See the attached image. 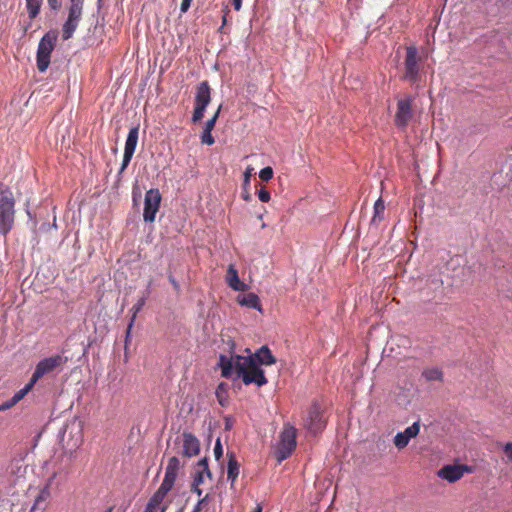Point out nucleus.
I'll return each instance as SVG.
<instances>
[{
	"instance_id": "bf43d9fd",
	"label": "nucleus",
	"mask_w": 512,
	"mask_h": 512,
	"mask_svg": "<svg viewBox=\"0 0 512 512\" xmlns=\"http://www.w3.org/2000/svg\"><path fill=\"white\" fill-rule=\"evenodd\" d=\"M508 3L512 4V0H506Z\"/></svg>"
},
{
	"instance_id": "7ed1b4c3",
	"label": "nucleus",
	"mask_w": 512,
	"mask_h": 512,
	"mask_svg": "<svg viewBox=\"0 0 512 512\" xmlns=\"http://www.w3.org/2000/svg\"><path fill=\"white\" fill-rule=\"evenodd\" d=\"M57 39L58 33L54 30L48 31L40 39L36 54V64L39 72L43 73L48 69L51 53L54 50Z\"/></svg>"
},
{
	"instance_id": "1a4fd4ad",
	"label": "nucleus",
	"mask_w": 512,
	"mask_h": 512,
	"mask_svg": "<svg viewBox=\"0 0 512 512\" xmlns=\"http://www.w3.org/2000/svg\"><path fill=\"white\" fill-rule=\"evenodd\" d=\"M418 60V49L415 46H408L404 61L405 73L403 79L411 84H416L420 78Z\"/></svg>"
},
{
	"instance_id": "7c9ffc66",
	"label": "nucleus",
	"mask_w": 512,
	"mask_h": 512,
	"mask_svg": "<svg viewBox=\"0 0 512 512\" xmlns=\"http://www.w3.org/2000/svg\"><path fill=\"white\" fill-rule=\"evenodd\" d=\"M197 470H200V471H203L205 472L206 476L208 478H211L212 477V473L209 469V465H208V458L207 457H204L202 459H200L198 462H197Z\"/></svg>"
},
{
	"instance_id": "37998d69",
	"label": "nucleus",
	"mask_w": 512,
	"mask_h": 512,
	"mask_svg": "<svg viewBox=\"0 0 512 512\" xmlns=\"http://www.w3.org/2000/svg\"><path fill=\"white\" fill-rule=\"evenodd\" d=\"M191 3H192V0H182L181 6H180L181 13H186L190 8Z\"/></svg>"
},
{
	"instance_id": "49530a36",
	"label": "nucleus",
	"mask_w": 512,
	"mask_h": 512,
	"mask_svg": "<svg viewBox=\"0 0 512 512\" xmlns=\"http://www.w3.org/2000/svg\"><path fill=\"white\" fill-rule=\"evenodd\" d=\"M232 3H233V6H234V9L236 11H239L242 7V0H232Z\"/></svg>"
},
{
	"instance_id": "a19ab883",
	"label": "nucleus",
	"mask_w": 512,
	"mask_h": 512,
	"mask_svg": "<svg viewBox=\"0 0 512 512\" xmlns=\"http://www.w3.org/2000/svg\"><path fill=\"white\" fill-rule=\"evenodd\" d=\"M16 404L13 402L12 403V399H9L5 402H3L1 405H0V412L2 411H6L10 408H12L13 406H15Z\"/></svg>"
},
{
	"instance_id": "9d476101",
	"label": "nucleus",
	"mask_w": 512,
	"mask_h": 512,
	"mask_svg": "<svg viewBox=\"0 0 512 512\" xmlns=\"http://www.w3.org/2000/svg\"><path fill=\"white\" fill-rule=\"evenodd\" d=\"M67 360V357L61 355H54L40 360L35 367L31 379L36 383L44 375L51 373L56 368L64 365Z\"/></svg>"
},
{
	"instance_id": "bb28decb",
	"label": "nucleus",
	"mask_w": 512,
	"mask_h": 512,
	"mask_svg": "<svg viewBox=\"0 0 512 512\" xmlns=\"http://www.w3.org/2000/svg\"><path fill=\"white\" fill-rule=\"evenodd\" d=\"M179 468H180V461L176 456H173L168 460V464L166 466L165 473L174 475L177 477Z\"/></svg>"
},
{
	"instance_id": "c03bdc74",
	"label": "nucleus",
	"mask_w": 512,
	"mask_h": 512,
	"mask_svg": "<svg viewBox=\"0 0 512 512\" xmlns=\"http://www.w3.org/2000/svg\"><path fill=\"white\" fill-rule=\"evenodd\" d=\"M48 5L52 10H58L61 8V1L60 0H47Z\"/></svg>"
},
{
	"instance_id": "f257e3e1",
	"label": "nucleus",
	"mask_w": 512,
	"mask_h": 512,
	"mask_svg": "<svg viewBox=\"0 0 512 512\" xmlns=\"http://www.w3.org/2000/svg\"><path fill=\"white\" fill-rule=\"evenodd\" d=\"M218 367L221 369V376L232 378L235 373V379H242L245 385L255 384L262 387L268 383L264 370L261 366L255 364L251 357L242 355L226 356L219 355Z\"/></svg>"
},
{
	"instance_id": "20e7f679",
	"label": "nucleus",
	"mask_w": 512,
	"mask_h": 512,
	"mask_svg": "<svg viewBox=\"0 0 512 512\" xmlns=\"http://www.w3.org/2000/svg\"><path fill=\"white\" fill-rule=\"evenodd\" d=\"M415 97L408 94L397 100V110L394 117L395 126L405 131L409 123L412 121L415 111L413 108Z\"/></svg>"
},
{
	"instance_id": "f3484780",
	"label": "nucleus",
	"mask_w": 512,
	"mask_h": 512,
	"mask_svg": "<svg viewBox=\"0 0 512 512\" xmlns=\"http://www.w3.org/2000/svg\"><path fill=\"white\" fill-rule=\"evenodd\" d=\"M221 105L218 107L217 111L215 112V114L213 115V117L211 119H209L206 123H205V126L203 128V132L201 134V143L202 144H206L208 146H211L215 143V139L214 137L212 136V130L214 129L215 127V124H216V121L219 117V114H220V111H221Z\"/></svg>"
},
{
	"instance_id": "8fccbe9b",
	"label": "nucleus",
	"mask_w": 512,
	"mask_h": 512,
	"mask_svg": "<svg viewBox=\"0 0 512 512\" xmlns=\"http://www.w3.org/2000/svg\"><path fill=\"white\" fill-rule=\"evenodd\" d=\"M51 228V225L49 223H43L40 227V230L47 231Z\"/></svg>"
},
{
	"instance_id": "6ab92c4d",
	"label": "nucleus",
	"mask_w": 512,
	"mask_h": 512,
	"mask_svg": "<svg viewBox=\"0 0 512 512\" xmlns=\"http://www.w3.org/2000/svg\"><path fill=\"white\" fill-rule=\"evenodd\" d=\"M227 282L228 285L235 291H246L248 286L244 282L240 281L238 271L233 265H230L227 270Z\"/></svg>"
},
{
	"instance_id": "e433bc0d",
	"label": "nucleus",
	"mask_w": 512,
	"mask_h": 512,
	"mask_svg": "<svg viewBox=\"0 0 512 512\" xmlns=\"http://www.w3.org/2000/svg\"><path fill=\"white\" fill-rule=\"evenodd\" d=\"M214 455H215V459L217 461L220 460V458L223 455V447H222L220 438H217V440H216V443L214 446Z\"/></svg>"
},
{
	"instance_id": "a211bd4d",
	"label": "nucleus",
	"mask_w": 512,
	"mask_h": 512,
	"mask_svg": "<svg viewBox=\"0 0 512 512\" xmlns=\"http://www.w3.org/2000/svg\"><path fill=\"white\" fill-rule=\"evenodd\" d=\"M228 463H227V479L231 483V487L234 486L237 477L239 476L240 472V465L236 459L234 452H228Z\"/></svg>"
},
{
	"instance_id": "6e6d98bb",
	"label": "nucleus",
	"mask_w": 512,
	"mask_h": 512,
	"mask_svg": "<svg viewBox=\"0 0 512 512\" xmlns=\"http://www.w3.org/2000/svg\"><path fill=\"white\" fill-rule=\"evenodd\" d=\"M113 511V507H109L105 512H112Z\"/></svg>"
},
{
	"instance_id": "603ef678",
	"label": "nucleus",
	"mask_w": 512,
	"mask_h": 512,
	"mask_svg": "<svg viewBox=\"0 0 512 512\" xmlns=\"http://www.w3.org/2000/svg\"><path fill=\"white\" fill-rule=\"evenodd\" d=\"M105 1H106V0H97L98 8H101V6L103 5V3H104Z\"/></svg>"
},
{
	"instance_id": "72a5a7b5",
	"label": "nucleus",
	"mask_w": 512,
	"mask_h": 512,
	"mask_svg": "<svg viewBox=\"0 0 512 512\" xmlns=\"http://www.w3.org/2000/svg\"><path fill=\"white\" fill-rule=\"evenodd\" d=\"M273 169L270 166L264 167L259 172V177L263 181H269L273 178Z\"/></svg>"
},
{
	"instance_id": "ea45409f",
	"label": "nucleus",
	"mask_w": 512,
	"mask_h": 512,
	"mask_svg": "<svg viewBox=\"0 0 512 512\" xmlns=\"http://www.w3.org/2000/svg\"><path fill=\"white\" fill-rule=\"evenodd\" d=\"M168 279L170 281V283L172 284L173 288L175 289V291L177 293H180L181 291V288H180V284L179 282L174 278V276L172 274H169L168 275Z\"/></svg>"
},
{
	"instance_id": "ddd939ff",
	"label": "nucleus",
	"mask_w": 512,
	"mask_h": 512,
	"mask_svg": "<svg viewBox=\"0 0 512 512\" xmlns=\"http://www.w3.org/2000/svg\"><path fill=\"white\" fill-rule=\"evenodd\" d=\"M465 472H471V467L465 464L445 465L437 471V476L441 479L454 483L461 479Z\"/></svg>"
},
{
	"instance_id": "a18cd8bd",
	"label": "nucleus",
	"mask_w": 512,
	"mask_h": 512,
	"mask_svg": "<svg viewBox=\"0 0 512 512\" xmlns=\"http://www.w3.org/2000/svg\"><path fill=\"white\" fill-rule=\"evenodd\" d=\"M158 506L154 505L153 503L149 502L147 503L145 509H144V512H156V508Z\"/></svg>"
},
{
	"instance_id": "de8ad7c7",
	"label": "nucleus",
	"mask_w": 512,
	"mask_h": 512,
	"mask_svg": "<svg viewBox=\"0 0 512 512\" xmlns=\"http://www.w3.org/2000/svg\"><path fill=\"white\" fill-rule=\"evenodd\" d=\"M191 491L196 493L198 496H201L203 493L202 489L199 488V486H194V484H192Z\"/></svg>"
},
{
	"instance_id": "4d7b16f0",
	"label": "nucleus",
	"mask_w": 512,
	"mask_h": 512,
	"mask_svg": "<svg viewBox=\"0 0 512 512\" xmlns=\"http://www.w3.org/2000/svg\"><path fill=\"white\" fill-rule=\"evenodd\" d=\"M53 222H56V219H53ZM51 227H54V228H55V227H56V224H55V223H53V225H52Z\"/></svg>"
},
{
	"instance_id": "393cba45",
	"label": "nucleus",
	"mask_w": 512,
	"mask_h": 512,
	"mask_svg": "<svg viewBox=\"0 0 512 512\" xmlns=\"http://www.w3.org/2000/svg\"><path fill=\"white\" fill-rule=\"evenodd\" d=\"M227 389H228V385L224 382H221L217 386L216 392H215L218 403L223 407L228 404Z\"/></svg>"
},
{
	"instance_id": "b1692460",
	"label": "nucleus",
	"mask_w": 512,
	"mask_h": 512,
	"mask_svg": "<svg viewBox=\"0 0 512 512\" xmlns=\"http://www.w3.org/2000/svg\"><path fill=\"white\" fill-rule=\"evenodd\" d=\"M43 0H26V7L30 19H34L38 16Z\"/></svg>"
},
{
	"instance_id": "dca6fc26",
	"label": "nucleus",
	"mask_w": 512,
	"mask_h": 512,
	"mask_svg": "<svg viewBox=\"0 0 512 512\" xmlns=\"http://www.w3.org/2000/svg\"><path fill=\"white\" fill-rule=\"evenodd\" d=\"M251 357L255 364L261 365H272L276 363V358L272 354L271 350L267 345L261 346L255 353L248 355Z\"/></svg>"
},
{
	"instance_id": "3c124183",
	"label": "nucleus",
	"mask_w": 512,
	"mask_h": 512,
	"mask_svg": "<svg viewBox=\"0 0 512 512\" xmlns=\"http://www.w3.org/2000/svg\"><path fill=\"white\" fill-rule=\"evenodd\" d=\"M157 509H158V512H166L167 506L166 505L161 506V504H160L159 507L156 508V510Z\"/></svg>"
},
{
	"instance_id": "58836bf2",
	"label": "nucleus",
	"mask_w": 512,
	"mask_h": 512,
	"mask_svg": "<svg viewBox=\"0 0 512 512\" xmlns=\"http://www.w3.org/2000/svg\"><path fill=\"white\" fill-rule=\"evenodd\" d=\"M235 423V419L231 415H227L224 417V429L226 431H229L233 428V425Z\"/></svg>"
},
{
	"instance_id": "c9c22d12",
	"label": "nucleus",
	"mask_w": 512,
	"mask_h": 512,
	"mask_svg": "<svg viewBox=\"0 0 512 512\" xmlns=\"http://www.w3.org/2000/svg\"><path fill=\"white\" fill-rule=\"evenodd\" d=\"M258 198L261 202H264V203L269 202V200L271 198L270 192L265 187H262L258 191Z\"/></svg>"
},
{
	"instance_id": "f8f14e48",
	"label": "nucleus",
	"mask_w": 512,
	"mask_h": 512,
	"mask_svg": "<svg viewBox=\"0 0 512 512\" xmlns=\"http://www.w3.org/2000/svg\"><path fill=\"white\" fill-rule=\"evenodd\" d=\"M326 426V421L323 416L321 406L314 402L309 411H308V419H307V428L313 433L317 434L321 432Z\"/></svg>"
},
{
	"instance_id": "4be33fe9",
	"label": "nucleus",
	"mask_w": 512,
	"mask_h": 512,
	"mask_svg": "<svg viewBox=\"0 0 512 512\" xmlns=\"http://www.w3.org/2000/svg\"><path fill=\"white\" fill-rule=\"evenodd\" d=\"M139 137V126L132 127L127 135L125 142L124 152H128L129 155H134Z\"/></svg>"
},
{
	"instance_id": "473e14b6",
	"label": "nucleus",
	"mask_w": 512,
	"mask_h": 512,
	"mask_svg": "<svg viewBox=\"0 0 512 512\" xmlns=\"http://www.w3.org/2000/svg\"><path fill=\"white\" fill-rule=\"evenodd\" d=\"M132 155H129L128 152H124V155H123V160H122V164H121V167L118 171V174H117V178H118V181H120V178L123 174V172L126 170V168L128 167L131 159H132Z\"/></svg>"
},
{
	"instance_id": "c85d7f7f",
	"label": "nucleus",
	"mask_w": 512,
	"mask_h": 512,
	"mask_svg": "<svg viewBox=\"0 0 512 512\" xmlns=\"http://www.w3.org/2000/svg\"><path fill=\"white\" fill-rule=\"evenodd\" d=\"M385 210L384 201L379 198L374 204V216L372 218V222L375 223L377 219H383V213Z\"/></svg>"
},
{
	"instance_id": "a878e982",
	"label": "nucleus",
	"mask_w": 512,
	"mask_h": 512,
	"mask_svg": "<svg viewBox=\"0 0 512 512\" xmlns=\"http://www.w3.org/2000/svg\"><path fill=\"white\" fill-rule=\"evenodd\" d=\"M35 384L36 383L33 382L32 379H30L29 382L22 389H20L13 395V397L11 398L12 403L14 402L15 404H17L19 401H21L29 393V391L33 388Z\"/></svg>"
},
{
	"instance_id": "cd10ccee",
	"label": "nucleus",
	"mask_w": 512,
	"mask_h": 512,
	"mask_svg": "<svg viewBox=\"0 0 512 512\" xmlns=\"http://www.w3.org/2000/svg\"><path fill=\"white\" fill-rule=\"evenodd\" d=\"M176 476L174 475H170V474H166L165 473V476H164V479L159 487V489H161L162 491H164V493H167L169 491H171V489L173 488L174 484H175V481H176Z\"/></svg>"
},
{
	"instance_id": "2eb2a0df",
	"label": "nucleus",
	"mask_w": 512,
	"mask_h": 512,
	"mask_svg": "<svg viewBox=\"0 0 512 512\" xmlns=\"http://www.w3.org/2000/svg\"><path fill=\"white\" fill-rule=\"evenodd\" d=\"M200 453V442L198 438L190 432L183 433V455L191 458Z\"/></svg>"
},
{
	"instance_id": "09e8293b",
	"label": "nucleus",
	"mask_w": 512,
	"mask_h": 512,
	"mask_svg": "<svg viewBox=\"0 0 512 512\" xmlns=\"http://www.w3.org/2000/svg\"><path fill=\"white\" fill-rule=\"evenodd\" d=\"M228 344H229L231 353H233L234 350H235V343H234V341L232 339H229L228 340Z\"/></svg>"
},
{
	"instance_id": "6e6552de",
	"label": "nucleus",
	"mask_w": 512,
	"mask_h": 512,
	"mask_svg": "<svg viewBox=\"0 0 512 512\" xmlns=\"http://www.w3.org/2000/svg\"><path fill=\"white\" fill-rule=\"evenodd\" d=\"M296 444V429L292 426L286 427L280 435V444L275 452L278 463L290 457Z\"/></svg>"
},
{
	"instance_id": "79ce46f5",
	"label": "nucleus",
	"mask_w": 512,
	"mask_h": 512,
	"mask_svg": "<svg viewBox=\"0 0 512 512\" xmlns=\"http://www.w3.org/2000/svg\"><path fill=\"white\" fill-rule=\"evenodd\" d=\"M503 450H504L506 456L508 457V459L510 461H512V442L506 443Z\"/></svg>"
},
{
	"instance_id": "f704fd0d",
	"label": "nucleus",
	"mask_w": 512,
	"mask_h": 512,
	"mask_svg": "<svg viewBox=\"0 0 512 512\" xmlns=\"http://www.w3.org/2000/svg\"><path fill=\"white\" fill-rule=\"evenodd\" d=\"M209 500H210V496L209 494H206L203 498H201L197 504L195 505V507L193 508V511L192 512H200L202 507L204 505H207L209 503Z\"/></svg>"
},
{
	"instance_id": "c756f323",
	"label": "nucleus",
	"mask_w": 512,
	"mask_h": 512,
	"mask_svg": "<svg viewBox=\"0 0 512 512\" xmlns=\"http://www.w3.org/2000/svg\"><path fill=\"white\" fill-rule=\"evenodd\" d=\"M250 176H251V173H250V170H247L245 173H244V181H243V192H242V198L249 202L251 200V194L249 193V186H250Z\"/></svg>"
},
{
	"instance_id": "5701e85b",
	"label": "nucleus",
	"mask_w": 512,
	"mask_h": 512,
	"mask_svg": "<svg viewBox=\"0 0 512 512\" xmlns=\"http://www.w3.org/2000/svg\"><path fill=\"white\" fill-rule=\"evenodd\" d=\"M422 377L426 381H443V372L440 368L434 367V368H426L422 372Z\"/></svg>"
},
{
	"instance_id": "39448f33",
	"label": "nucleus",
	"mask_w": 512,
	"mask_h": 512,
	"mask_svg": "<svg viewBox=\"0 0 512 512\" xmlns=\"http://www.w3.org/2000/svg\"><path fill=\"white\" fill-rule=\"evenodd\" d=\"M60 443L70 451L81 446L83 442V433L81 423L73 420L66 425L59 433Z\"/></svg>"
},
{
	"instance_id": "4c0bfd02",
	"label": "nucleus",
	"mask_w": 512,
	"mask_h": 512,
	"mask_svg": "<svg viewBox=\"0 0 512 512\" xmlns=\"http://www.w3.org/2000/svg\"><path fill=\"white\" fill-rule=\"evenodd\" d=\"M204 475H206L205 472L196 470L192 484H194V486L202 484L204 482Z\"/></svg>"
},
{
	"instance_id": "4468645a",
	"label": "nucleus",
	"mask_w": 512,
	"mask_h": 512,
	"mask_svg": "<svg viewBox=\"0 0 512 512\" xmlns=\"http://www.w3.org/2000/svg\"><path fill=\"white\" fill-rule=\"evenodd\" d=\"M420 431L419 421L414 422L411 426L407 427L403 432H398L394 437V444L398 449L405 448L409 441L416 437Z\"/></svg>"
},
{
	"instance_id": "423d86ee",
	"label": "nucleus",
	"mask_w": 512,
	"mask_h": 512,
	"mask_svg": "<svg viewBox=\"0 0 512 512\" xmlns=\"http://www.w3.org/2000/svg\"><path fill=\"white\" fill-rule=\"evenodd\" d=\"M84 0H70L68 18L63 24L62 38L70 39L76 31L82 17Z\"/></svg>"
},
{
	"instance_id": "864d4df0",
	"label": "nucleus",
	"mask_w": 512,
	"mask_h": 512,
	"mask_svg": "<svg viewBox=\"0 0 512 512\" xmlns=\"http://www.w3.org/2000/svg\"><path fill=\"white\" fill-rule=\"evenodd\" d=\"M226 24V14L223 16V23H222V26L220 28V30L223 28V26Z\"/></svg>"
},
{
	"instance_id": "5fc2aeb1",
	"label": "nucleus",
	"mask_w": 512,
	"mask_h": 512,
	"mask_svg": "<svg viewBox=\"0 0 512 512\" xmlns=\"http://www.w3.org/2000/svg\"><path fill=\"white\" fill-rule=\"evenodd\" d=\"M117 151H118V149H117L116 147H114V148L112 149V152H113L114 154H116V153H117Z\"/></svg>"
},
{
	"instance_id": "13d9d810",
	"label": "nucleus",
	"mask_w": 512,
	"mask_h": 512,
	"mask_svg": "<svg viewBox=\"0 0 512 512\" xmlns=\"http://www.w3.org/2000/svg\"><path fill=\"white\" fill-rule=\"evenodd\" d=\"M177 512H183V508H180Z\"/></svg>"
},
{
	"instance_id": "0eeeda50",
	"label": "nucleus",
	"mask_w": 512,
	"mask_h": 512,
	"mask_svg": "<svg viewBox=\"0 0 512 512\" xmlns=\"http://www.w3.org/2000/svg\"><path fill=\"white\" fill-rule=\"evenodd\" d=\"M211 101V89L207 81L201 82L197 86L195 95V107L192 115V122L198 123L203 117L207 106Z\"/></svg>"
},
{
	"instance_id": "2f4dec72",
	"label": "nucleus",
	"mask_w": 512,
	"mask_h": 512,
	"mask_svg": "<svg viewBox=\"0 0 512 512\" xmlns=\"http://www.w3.org/2000/svg\"><path fill=\"white\" fill-rule=\"evenodd\" d=\"M166 495L167 493H164V491L158 488V490L149 499V502L159 507Z\"/></svg>"
},
{
	"instance_id": "412c9836",
	"label": "nucleus",
	"mask_w": 512,
	"mask_h": 512,
	"mask_svg": "<svg viewBox=\"0 0 512 512\" xmlns=\"http://www.w3.org/2000/svg\"><path fill=\"white\" fill-rule=\"evenodd\" d=\"M149 294V291L147 292L146 295H144L143 297H141L137 303L132 307L131 311L133 312L132 313V316H131V319H130V322L128 324V327H127V330H126V337H125V347H127V343H128V340H129V337H130V334H131V330H132V327H133V324H134V321L136 319V316L137 314L142 310L143 306L145 305L146 303V300H147V295Z\"/></svg>"
},
{
	"instance_id": "aec40b11",
	"label": "nucleus",
	"mask_w": 512,
	"mask_h": 512,
	"mask_svg": "<svg viewBox=\"0 0 512 512\" xmlns=\"http://www.w3.org/2000/svg\"><path fill=\"white\" fill-rule=\"evenodd\" d=\"M237 301L241 306L256 309L257 311L262 312V306L260 303V299H259L258 295H256L253 292L239 295L237 298Z\"/></svg>"
},
{
	"instance_id": "9b49d317",
	"label": "nucleus",
	"mask_w": 512,
	"mask_h": 512,
	"mask_svg": "<svg viewBox=\"0 0 512 512\" xmlns=\"http://www.w3.org/2000/svg\"><path fill=\"white\" fill-rule=\"evenodd\" d=\"M161 203L158 189H150L145 193L143 219L146 223L154 222Z\"/></svg>"
},
{
	"instance_id": "f03ea898",
	"label": "nucleus",
	"mask_w": 512,
	"mask_h": 512,
	"mask_svg": "<svg viewBox=\"0 0 512 512\" xmlns=\"http://www.w3.org/2000/svg\"><path fill=\"white\" fill-rule=\"evenodd\" d=\"M15 199L12 191L0 182V235L6 237L15 221Z\"/></svg>"
}]
</instances>
